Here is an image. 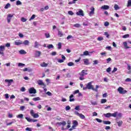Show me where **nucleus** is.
Here are the masks:
<instances>
[{
    "label": "nucleus",
    "instance_id": "obj_21",
    "mask_svg": "<svg viewBox=\"0 0 131 131\" xmlns=\"http://www.w3.org/2000/svg\"><path fill=\"white\" fill-rule=\"evenodd\" d=\"M83 62L85 65H89L90 64L89 59L87 58L83 59Z\"/></svg>",
    "mask_w": 131,
    "mask_h": 131
},
{
    "label": "nucleus",
    "instance_id": "obj_38",
    "mask_svg": "<svg viewBox=\"0 0 131 131\" xmlns=\"http://www.w3.org/2000/svg\"><path fill=\"white\" fill-rule=\"evenodd\" d=\"M47 48L48 49H54V46H53V45H52V44H50L47 46Z\"/></svg>",
    "mask_w": 131,
    "mask_h": 131
},
{
    "label": "nucleus",
    "instance_id": "obj_45",
    "mask_svg": "<svg viewBox=\"0 0 131 131\" xmlns=\"http://www.w3.org/2000/svg\"><path fill=\"white\" fill-rule=\"evenodd\" d=\"M5 50V46H0V51H4Z\"/></svg>",
    "mask_w": 131,
    "mask_h": 131
},
{
    "label": "nucleus",
    "instance_id": "obj_7",
    "mask_svg": "<svg viewBox=\"0 0 131 131\" xmlns=\"http://www.w3.org/2000/svg\"><path fill=\"white\" fill-rule=\"evenodd\" d=\"M13 18V14H9L7 15V20L8 23H11V19Z\"/></svg>",
    "mask_w": 131,
    "mask_h": 131
},
{
    "label": "nucleus",
    "instance_id": "obj_59",
    "mask_svg": "<svg viewBox=\"0 0 131 131\" xmlns=\"http://www.w3.org/2000/svg\"><path fill=\"white\" fill-rule=\"evenodd\" d=\"M57 61L58 63H63L64 62V60L63 59H58Z\"/></svg>",
    "mask_w": 131,
    "mask_h": 131
},
{
    "label": "nucleus",
    "instance_id": "obj_32",
    "mask_svg": "<svg viewBox=\"0 0 131 131\" xmlns=\"http://www.w3.org/2000/svg\"><path fill=\"white\" fill-rule=\"evenodd\" d=\"M26 119L28 121V122H32V119L31 118L26 117Z\"/></svg>",
    "mask_w": 131,
    "mask_h": 131
},
{
    "label": "nucleus",
    "instance_id": "obj_19",
    "mask_svg": "<svg viewBox=\"0 0 131 131\" xmlns=\"http://www.w3.org/2000/svg\"><path fill=\"white\" fill-rule=\"evenodd\" d=\"M57 124L58 125H62L63 126H65V125L67 124V123L63 121L62 122H57Z\"/></svg>",
    "mask_w": 131,
    "mask_h": 131
},
{
    "label": "nucleus",
    "instance_id": "obj_9",
    "mask_svg": "<svg viewBox=\"0 0 131 131\" xmlns=\"http://www.w3.org/2000/svg\"><path fill=\"white\" fill-rule=\"evenodd\" d=\"M94 14H95V8L91 7V11L89 13V16H90V17H92V16H93V15H94Z\"/></svg>",
    "mask_w": 131,
    "mask_h": 131
},
{
    "label": "nucleus",
    "instance_id": "obj_56",
    "mask_svg": "<svg viewBox=\"0 0 131 131\" xmlns=\"http://www.w3.org/2000/svg\"><path fill=\"white\" fill-rule=\"evenodd\" d=\"M57 1L59 5H62L63 4V1L62 0H57Z\"/></svg>",
    "mask_w": 131,
    "mask_h": 131
},
{
    "label": "nucleus",
    "instance_id": "obj_2",
    "mask_svg": "<svg viewBox=\"0 0 131 131\" xmlns=\"http://www.w3.org/2000/svg\"><path fill=\"white\" fill-rule=\"evenodd\" d=\"M30 114L33 118H38V117H39V115L37 113H34V111H33V110L30 111Z\"/></svg>",
    "mask_w": 131,
    "mask_h": 131
},
{
    "label": "nucleus",
    "instance_id": "obj_57",
    "mask_svg": "<svg viewBox=\"0 0 131 131\" xmlns=\"http://www.w3.org/2000/svg\"><path fill=\"white\" fill-rule=\"evenodd\" d=\"M34 18H35V15L33 14L31 18H30V21L31 20H33V19H34Z\"/></svg>",
    "mask_w": 131,
    "mask_h": 131
},
{
    "label": "nucleus",
    "instance_id": "obj_26",
    "mask_svg": "<svg viewBox=\"0 0 131 131\" xmlns=\"http://www.w3.org/2000/svg\"><path fill=\"white\" fill-rule=\"evenodd\" d=\"M103 122L104 124H111V122L109 121H103Z\"/></svg>",
    "mask_w": 131,
    "mask_h": 131
},
{
    "label": "nucleus",
    "instance_id": "obj_46",
    "mask_svg": "<svg viewBox=\"0 0 131 131\" xmlns=\"http://www.w3.org/2000/svg\"><path fill=\"white\" fill-rule=\"evenodd\" d=\"M123 38H127L128 37H129V34H125L123 36Z\"/></svg>",
    "mask_w": 131,
    "mask_h": 131
},
{
    "label": "nucleus",
    "instance_id": "obj_43",
    "mask_svg": "<svg viewBox=\"0 0 131 131\" xmlns=\"http://www.w3.org/2000/svg\"><path fill=\"white\" fill-rule=\"evenodd\" d=\"M83 55H84V56H89V55H90V54H89V51H85V52H83Z\"/></svg>",
    "mask_w": 131,
    "mask_h": 131
},
{
    "label": "nucleus",
    "instance_id": "obj_6",
    "mask_svg": "<svg viewBox=\"0 0 131 131\" xmlns=\"http://www.w3.org/2000/svg\"><path fill=\"white\" fill-rule=\"evenodd\" d=\"M86 72H87L86 70H83L80 73H79V75L83 77L84 75H88V73Z\"/></svg>",
    "mask_w": 131,
    "mask_h": 131
},
{
    "label": "nucleus",
    "instance_id": "obj_17",
    "mask_svg": "<svg viewBox=\"0 0 131 131\" xmlns=\"http://www.w3.org/2000/svg\"><path fill=\"white\" fill-rule=\"evenodd\" d=\"M70 102H74L75 101V99H74V96L73 94H71L70 96Z\"/></svg>",
    "mask_w": 131,
    "mask_h": 131
},
{
    "label": "nucleus",
    "instance_id": "obj_18",
    "mask_svg": "<svg viewBox=\"0 0 131 131\" xmlns=\"http://www.w3.org/2000/svg\"><path fill=\"white\" fill-rule=\"evenodd\" d=\"M41 54V52L40 51H36L35 53V57H40V55Z\"/></svg>",
    "mask_w": 131,
    "mask_h": 131
},
{
    "label": "nucleus",
    "instance_id": "obj_31",
    "mask_svg": "<svg viewBox=\"0 0 131 131\" xmlns=\"http://www.w3.org/2000/svg\"><path fill=\"white\" fill-rule=\"evenodd\" d=\"M10 7H11V4H10V3H8L5 6V9H9V8H10Z\"/></svg>",
    "mask_w": 131,
    "mask_h": 131
},
{
    "label": "nucleus",
    "instance_id": "obj_47",
    "mask_svg": "<svg viewBox=\"0 0 131 131\" xmlns=\"http://www.w3.org/2000/svg\"><path fill=\"white\" fill-rule=\"evenodd\" d=\"M93 65H97L98 64V63H99V61H98V60H95L93 61Z\"/></svg>",
    "mask_w": 131,
    "mask_h": 131
},
{
    "label": "nucleus",
    "instance_id": "obj_33",
    "mask_svg": "<svg viewBox=\"0 0 131 131\" xmlns=\"http://www.w3.org/2000/svg\"><path fill=\"white\" fill-rule=\"evenodd\" d=\"M107 102V100L105 99H102L101 100V104H104V103H106Z\"/></svg>",
    "mask_w": 131,
    "mask_h": 131
},
{
    "label": "nucleus",
    "instance_id": "obj_50",
    "mask_svg": "<svg viewBox=\"0 0 131 131\" xmlns=\"http://www.w3.org/2000/svg\"><path fill=\"white\" fill-rule=\"evenodd\" d=\"M17 118H23V114H19L17 116Z\"/></svg>",
    "mask_w": 131,
    "mask_h": 131
},
{
    "label": "nucleus",
    "instance_id": "obj_28",
    "mask_svg": "<svg viewBox=\"0 0 131 131\" xmlns=\"http://www.w3.org/2000/svg\"><path fill=\"white\" fill-rule=\"evenodd\" d=\"M58 35L59 37H62V36H63V33H62V32L59 31L58 32Z\"/></svg>",
    "mask_w": 131,
    "mask_h": 131
},
{
    "label": "nucleus",
    "instance_id": "obj_1",
    "mask_svg": "<svg viewBox=\"0 0 131 131\" xmlns=\"http://www.w3.org/2000/svg\"><path fill=\"white\" fill-rule=\"evenodd\" d=\"M93 82H90L87 84L86 88L88 90H92V91H94V92H96L98 93V88H99V85H97L96 86V89L94 88V86L92 85Z\"/></svg>",
    "mask_w": 131,
    "mask_h": 131
},
{
    "label": "nucleus",
    "instance_id": "obj_62",
    "mask_svg": "<svg viewBox=\"0 0 131 131\" xmlns=\"http://www.w3.org/2000/svg\"><path fill=\"white\" fill-rule=\"evenodd\" d=\"M91 104L92 105H97L98 103H97L96 101H94V102L91 101Z\"/></svg>",
    "mask_w": 131,
    "mask_h": 131
},
{
    "label": "nucleus",
    "instance_id": "obj_42",
    "mask_svg": "<svg viewBox=\"0 0 131 131\" xmlns=\"http://www.w3.org/2000/svg\"><path fill=\"white\" fill-rule=\"evenodd\" d=\"M131 6V0H128L127 2V7H130Z\"/></svg>",
    "mask_w": 131,
    "mask_h": 131
},
{
    "label": "nucleus",
    "instance_id": "obj_10",
    "mask_svg": "<svg viewBox=\"0 0 131 131\" xmlns=\"http://www.w3.org/2000/svg\"><path fill=\"white\" fill-rule=\"evenodd\" d=\"M14 45H15V46H20V45H23V41H22L21 40H16L14 42Z\"/></svg>",
    "mask_w": 131,
    "mask_h": 131
},
{
    "label": "nucleus",
    "instance_id": "obj_20",
    "mask_svg": "<svg viewBox=\"0 0 131 131\" xmlns=\"http://www.w3.org/2000/svg\"><path fill=\"white\" fill-rule=\"evenodd\" d=\"M104 116H105V117H106V118H110V117H111L112 115L111 113H108L107 114H104Z\"/></svg>",
    "mask_w": 131,
    "mask_h": 131
},
{
    "label": "nucleus",
    "instance_id": "obj_30",
    "mask_svg": "<svg viewBox=\"0 0 131 131\" xmlns=\"http://www.w3.org/2000/svg\"><path fill=\"white\" fill-rule=\"evenodd\" d=\"M16 6H21L22 5V2H20V1H16Z\"/></svg>",
    "mask_w": 131,
    "mask_h": 131
},
{
    "label": "nucleus",
    "instance_id": "obj_12",
    "mask_svg": "<svg viewBox=\"0 0 131 131\" xmlns=\"http://www.w3.org/2000/svg\"><path fill=\"white\" fill-rule=\"evenodd\" d=\"M37 83L39 85H42V86H46V84H45V83L42 82V80H39L37 81Z\"/></svg>",
    "mask_w": 131,
    "mask_h": 131
},
{
    "label": "nucleus",
    "instance_id": "obj_54",
    "mask_svg": "<svg viewBox=\"0 0 131 131\" xmlns=\"http://www.w3.org/2000/svg\"><path fill=\"white\" fill-rule=\"evenodd\" d=\"M104 25V26H105V27L109 26V22H108V21L105 22Z\"/></svg>",
    "mask_w": 131,
    "mask_h": 131
},
{
    "label": "nucleus",
    "instance_id": "obj_36",
    "mask_svg": "<svg viewBox=\"0 0 131 131\" xmlns=\"http://www.w3.org/2000/svg\"><path fill=\"white\" fill-rule=\"evenodd\" d=\"M39 100H40V98L39 97H35L33 98V101H39Z\"/></svg>",
    "mask_w": 131,
    "mask_h": 131
},
{
    "label": "nucleus",
    "instance_id": "obj_27",
    "mask_svg": "<svg viewBox=\"0 0 131 131\" xmlns=\"http://www.w3.org/2000/svg\"><path fill=\"white\" fill-rule=\"evenodd\" d=\"M41 67H47L48 66V63L46 62H43L42 64H40Z\"/></svg>",
    "mask_w": 131,
    "mask_h": 131
},
{
    "label": "nucleus",
    "instance_id": "obj_5",
    "mask_svg": "<svg viewBox=\"0 0 131 131\" xmlns=\"http://www.w3.org/2000/svg\"><path fill=\"white\" fill-rule=\"evenodd\" d=\"M74 114L77 115L78 116H79L81 118V119H84V118H85V116H84V115H82V114H79V113H78V112L77 111H75Z\"/></svg>",
    "mask_w": 131,
    "mask_h": 131
},
{
    "label": "nucleus",
    "instance_id": "obj_34",
    "mask_svg": "<svg viewBox=\"0 0 131 131\" xmlns=\"http://www.w3.org/2000/svg\"><path fill=\"white\" fill-rule=\"evenodd\" d=\"M75 110H77V111H79L80 110V106L77 105L75 107Z\"/></svg>",
    "mask_w": 131,
    "mask_h": 131
},
{
    "label": "nucleus",
    "instance_id": "obj_13",
    "mask_svg": "<svg viewBox=\"0 0 131 131\" xmlns=\"http://www.w3.org/2000/svg\"><path fill=\"white\" fill-rule=\"evenodd\" d=\"M76 15L78 16H84V14H83V11L82 10H79L78 12H77Z\"/></svg>",
    "mask_w": 131,
    "mask_h": 131
},
{
    "label": "nucleus",
    "instance_id": "obj_4",
    "mask_svg": "<svg viewBox=\"0 0 131 131\" xmlns=\"http://www.w3.org/2000/svg\"><path fill=\"white\" fill-rule=\"evenodd\" d=\"M5 82L7 84V86H10L12 84V82H14V80L13 79H5Z\"/></svg>",
    "mask_w": 131,
    "mask_h": 131
},
{
    "label": "nucleus",
    "instance_id": "obj_53",
    "mask_svg": "<svg viewBox=\"0 0 131 131\" xmlns=\"http://www.w3.org/2000/svg\"><path fill=\"white\" fill-rule=\"evenodd\" d=\"M125 81L126 82H129L131 81V79L129 78H127V79H126L125 80Z\"/></svg>",
    "mask_w": 131,
    "mask_h": 131
},
{
    "label": "nucleus",
    "instance_id": "obj_55",
    "mask_svg": "<svg viewBox=\"0 0 131 131\" xmlns=\"http://www.w3.org/2000/svg\"><path fill=\"white\" fill-rule=\"evenodd\" d=\"M18 66L19 67H23V66H25V64H24V63H18Z\"/></svg>",
    "mask_w": 131,
    "mask_h": 131
},
{
    "label": "nucleus",
    "instance_id": "obj_64",
    "mask_svg": "<svg viewBox=\"0 0 131 131\" xmlns=\"http://www.w3.org/2000/svg\"><path fill=\"white\" fill-rule=\"evenodd\" d=\"M110 71H111V68H108L106 69V72H107L109 73V72H110Z\"/></svg>",
    "mask_w": 131,
    "mask_h": 131
},
{
    "label": "nucleus",
    "instance_id": "obj_39",
    "mask_svg": "<svg viewBox=\"0 0 131 131\" xmlns=\"http://www.w3.org/2000/svg\"><path fill=\"white\" fill-rule=\"evenodd\" d=\"M114 9H115V10H119V7L118 6V5H115V6H114Z\"/></svg>",
    "mask_w": 131,
    "mask_h": 131
},
{
    "label": "nucleus",
    "instance_id": "obj_41",
    "mask_svg": "<svg viewBox=\"0 0 131 131\" xmlns=\"http://www.w3.org/2000/svg\"><path fill=\"white\" fill-rule=\"evenodd\" d=\"M73 125L77 126V125H78V122L77 121H73Z\"/></svg>",
    "mask_w": 131,
    "mask_h": 131
},
{
    "label": "nucleus",
    "instance_id": "obj_44",
    "mask_svg": "<svg viewBox=\"0 0 131 131\" xmlns=\"http://www.w3.org/2000/svg\"><path fill=\"white\" fill-rule=\"evenodd\" d=\"M95 119L96 121H97V122H99V123H101V122H103V121L99 118H96Z\"/></svg>",
    "mask_w": 131,
    "mask_h": 131
},
{
    "label": "nucleus",
    "instance_id": "obj_63",
    "mask_svg": "<svg viewBox=\"0 0 131 131\" xmlns=\"http://www.w3.org/2000/svg\"><path fill=\"white\" fill-rule=\"evenodd\" d=\"M5 97L6 99H9V94H5Z\"/></svg>",
    "mask_w": 131,
    "mask_h": 131
},
{
    "label": "nucleus",
    "instance_id": "obj_16",
    "mask_svg": "<svg viewBox=\"0 0 131 131\" xmlns=\"http://www.w3.org/2000/svg\"><path fill=\"white\" fill-rule=\"evenodd\" d=\"M110 7L108 5H103L101 7L102 10H109Z\"/></svg>",
    "mask_w": 131,
    "mask_h": 131
},
{
    "label": "nucleus",
    "instance_id": "obj_52",
    "mask_svg": "<svg viewBox=\"0 0 131 131\" xmlns=\"http://www.w3.org/2000/svg\"><path fill=\"white\" fill-rule=\"evenodd\" d=\"M70 109H71V107H70V106H69V105H68L66 107V111H68L69 110H70Z\"/></svg>",
    "mask_w": 131,
    "mask_h": 131
},
{
    "label": "nucleus",
    "instance_id": "obj_22",
    "mask_svg": "<svg viewBox=\"0 0 131 131\" xmlns=\"http://www.w3.org/2000/svg\"><path fill=\"white\" fill-rule=\"evenodd\" d=\"M23 45H24L25 46H29V41L28 40H26L23 42Z\"/></svg>",
    "mask_w": 131,
    "mask_h": 131
},
{
    "label": "nucleus",
    "instance_id": "obj_25",
    "mask_svg": "<svg viewBox=\"0 0 131 131\" xmlns=\"http://www.w3.org/2000/svg\"><path fill=\"white\" fill-rule=\"evenodd\" d=\"M123 46L126 49H129V47L127 46V42H123Z\"/></svg>",
    "mask_w": 131,
    "mask_h": 131
},
{
    "label": "nucleus",
    "instance_id": "obj_40",
    "mask_svg": "<svg viewBox=\"0 0 131 131\" xmlns=\"http://www.w3.org/2000/svg\"><path fill=\"white\" fill-rule=\"evenodd\" d=\"M104 40V38H103L102 37H98L97 38V40H98L99 41H101V40Z\"/></svg>",
    "mask_w": 131,
    "mask_h": 131
},
{
    "label": "nucleus",
    "instance_id": "obj_8",
    "mask_svg": "<svg viewBox=\"0 0 131 131\" xmlns=\"http://www.w3.org/2000/svg\"><path fill=\"white\" fill-rule=\"evenodd\" d=\"M29 94H36V90L34 88H31L29 90Z\"/></svg>",
    "mask_w": 131,
    "mask_h": 131
},
{
    "label": "nucleus",
    "instance_id": "obj_37",
    "mask_svg": "<svg viewBox=\"0 0 131 131\" xmlns=\"http://www.w3.org/2000/svg\"><path fill=\"white\" fill-rule=\"evenodd\" d=\"M74 27H76L77 28H79L81 27L80 24H76L74 25Z\"/></svg>",
    "mask_w": 131,
    "mask_h": 131
},
{
    "label": "nucleus",
    "instance_id": "obj_15",
    "mask_svg": "<svg viewBox=\"0 0 131 131\" xmlns=\"http://www.w3.org/2000/svg\"><path fill=\"white\" fill-rule=\"evenodd\" d=\"M116 123H117L118 126L120 127L122 125L123 122H122V120L116 121Z\"/></svg>",
    "mask_w": 131,
    "mask_h": 131
},
{
    "label": "nucleus",
    "instance_id": "obj_49",
    "mask_svg": "<svg viewBox=\"0 0 131 131\" xmlns=\"http://www.w3.org/2000/svg\"><path fill=\"white\" fill-rule=\"evenodd\" d=\"M69 15H70L71 16H72V15H74V13L72 11H68Z\"/></svg>",
    "mask_w": 131,
    "mask_h": 131
},
{
    "label": "nucleus",
    "instance_id": "obj_51",
    "mask_svg": "<svg viewBox=\"0 0 131 131\" xmlns=\"http://www.w3.org/2000/svg\"><path fill=\"white\" fill-rule=\"evenodd\" d=\"M104 35H105L107 38H109V36H110V35L107 32H104Z\"/></svg>",
    "mask_w": 131,
    "mask_h": 131
},
{
    "label": "nucleus",
    "instance_id": "obj_48",
    "mask_svg": "<svg viewBox=\"0 0 131 131\" xmlns=\"http://www.w3.org/2000/svg\"><path fill=\"white\" fill-rule=\"evenodd\" d=\"M21 22H26L27 21V19H26L24 17H22L21 18Z\"/></svg>",
    "mask_w": 131,
    "mask_h": 131
},
{
    "label": "nucleus",
    "instance_id": "obj_14",
    "mask_svg": "<svg viewBox=\"0 0 131 131\" xmlns=\"http://www.w3.org/2000/svg\"><path fill=\"white\" fill-rule=\"evenodd\" d=\"M39 46H40V44H39L37 41H36L34 43V48L35 49H38Z\"/></svg>",
    "mask_w": 131,
    "mask_h": 131
},
{
    "label": "nucleus",
    "instance_id": "obj_58",
    "mask_svg": "<svg viewBox=\"0 0 131 131\" xmlns=\"http://www.w3.org/2000/svg\"><path fill=\"white\" fill-rule=\"evenodd\" d=\"M45 36H46V38H49V37H50V34L45 33Z\"/></svg>",
    "mask_w": 131,
    "mask_h": 131
},
{
    "label": "nucleus",
    "instance_id": "obj_24",
    "mask_svg": "<svg viewBox=\"0 0 131 131\" xmlns=\"http://www.w3.org/2000/svg\"><path fill=\"white\" fill-rule=\"evenodd\" d=\"M117 114H118V112H116L114 113L111 114V115L113 117H116V116H117Z\"/></svg>",
    "mask_w": 131,
    "mask_h": 131
},
{
    "label": "nucleus",
    "instance_id": "obj_60",
    "mask_svg": "<svg viewBox=\"0 0 131 131\" xmlns=\"http://www.w3.org/2000/svg\"><path fill=\"white\" fill-rule=\"evenodd\" d=\"M26 130H27V131H32V129L31 128L27 127L26 128Z\"/></svg>",
    "mask_w": 131,
    "mask_h": 131
},
{
    "label": "nucleus",
    "instance_id": "obj_3",
    "mask_svg": "<svg viewBox=\"0 0 131 131\" xmlns=\"http://www.w3.org/2000/svg\"><path fill=\"white\" fill-rule=\"evenodd\" d=\"M118 92H119V94L124 95V94H126L127 91H126V90H124V89H123V88H122V87H119L118 89Z\"/></svg>",
    "mask_w": 131,
    "mask_h": 131
},
{
    "label": "nucleus",
    "instance_id": "obj_35",
    "mask_svg": "<svg viewBox=\"0 0 131 131\" xmlns=\"http://www.w3.org/2000/svg\"><path fill=\"white\" fill-rule=\"evenodd\" d=\"M68 66H74V63L72 62H70L69 63H68Z\"/></svg>",
    "mask_w": 131,
    "mask_h": 131
},
{
    "label": "nucleus",
    "instance_id": "obj_61",
    "mask_svg": "<svg viewBox=\"0 0 131 131\" xmlns=\"http://www.w3.org/2000/svg\"><path fill=\"white\" fill-rule=\"evenodd\" d=\"M78 93H79V90H77L75 91L74 92L73 94H74V95H75V94H78Z\"/></svg>",
    "mask_w": 131,
    "mask_h": 131
},
{
    "label": "nucleus",
    "instance_id": "obj_29",
    "mask_svg": "<svg viewBox=\"0 0 131 131\" xmlns=\"http://www.w3.org/2000/svg\"><path fill=\"white\" fill-rule=\"evenodd\" d=\"M57 46H58V49L59 50L61 49V48H62V43L59 42V43L57 44Z\"/></svg>",
    "mask_w": 131,
    "mask_h": 131
},
{
    "label": "nucleus",
    "instance_id": "obj_23",
    "mask_svg": "<svg viewBox=\"0 0 131 131\" xmlns=\"http://www.w3.org/2000/svg\"><path fill=\"white\" fill-rule=\"evenodd\" d=\"M19 53L20 54V55H25L26 54V52L24 50H20Z\"/></svg>",
    "mask_w": 131,
    "mask_h": 131
},
{
    "label": "nucleus",
    "instance_id": "obj_11",
    "mask_svg": "<svg viewBox=\"0 0 131 131\" xmlns=\"http://www.w3.org/2000/svg\"><path fill=\"white\" fill-rule=\"evenodd\" d=\"M126 65L127 66V69L128 71L127 72V73H128V74H130V73H131V67H130V64H129L128 63H126Z\"/></svg>",
    "mask_w": 131,
    "mask_h": 131
}]
</instances>
